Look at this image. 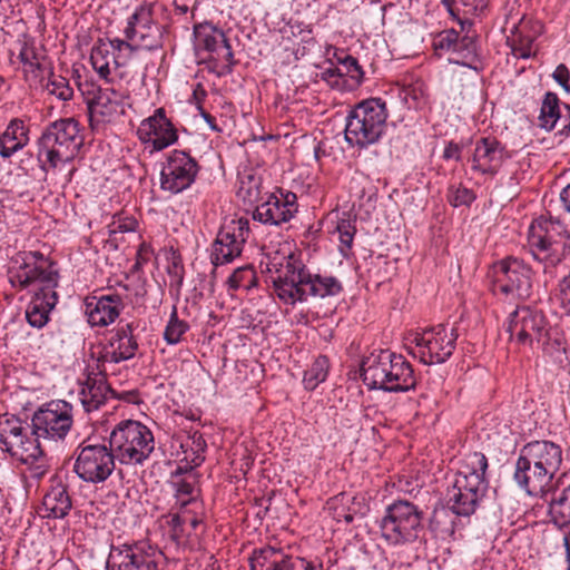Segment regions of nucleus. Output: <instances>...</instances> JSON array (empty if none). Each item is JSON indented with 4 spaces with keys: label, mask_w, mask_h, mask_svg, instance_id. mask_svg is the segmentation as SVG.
Masks as SVG:
<instances>
[{
    "label": "nucleus",
    "mask_w": 570,
    "mask_h": 570,
    "mask_svg": "<svg viewBox=\"0 0 570 570\" xmlns=\"http://www.w3.org/2000/svg\"><path fill=\"white\" fill-rule=\"evenodd\" d=\"M274 292L285 304L295 305L308 297L325 298L342 293L343 285L334 276L312 274L293 254L275 255L266 263Z\"/></svg>",
    "instance_id": "nucleus-1"
},
{
    "label": "nucleus",
    "mask_w": 570,
    "mask_h": 570,
    "mask_svg": "<svg viewBox=\"0 0 570 570\" xmlns=\"http://www.w3.org/2000/svg\"><path fill=\"white\" fill-rule=\"evenodd\" d=\"M563 463V450L550 440L524 444L515 462L513 479L527 494L543 497Z\"/></svg>",
    "instance_id": "nucleus-2"
},
{
    "label": "nucleus",
    "mask_w": 570,
    "mask_h": 570,
    "mask_svg": "<svg viewBox=\"0 0 570 570\" xmlns=\"http://www.w3.org/2000/svg\"><path fill=\"white\" fill-rule=\"evenodd\" d=\"M83 144L80 124L75 118L50 122L38 139L37 158L45 171L57 170L62 186L72 179L76 167L72 160Z\"/></svg>",
    "instance_id": "nucleus-3"
},
{
    "label": "nucleus",
    "mask_w": 570,
    "mask_h": 570,
    "mask_svg": "<svg viewBox=\"0 0 570 570\" xmlns=\"http://www.w3.org/2000/svg\"><path fill=\"white\" fill-rule=\"evenodd\" d=\"M361 375L370 390L407 392L415 389L416 379L411 363L390 350L371 353L361 364Z\"/></svg>",
    "instance_id": "nucleus-4"
},
{
    "label": "nucleus",
    "mask_w": 570,
    "mask_h": 570,
    "mask_svg": "<svg viewBox=\"0 0 570 570\" xmlns=\"http://www.w3.org/2000/svg\"><path fill=\"white\" fill-rule=\"evenodd\" d=\"M570 235L566 226L553 218L540 217L532 222L528 232V245L534 261L543 266V274L557 276L558 267L566 258Z\"/></svg>",
    "instance_id": "nucleus-5"
},
{
    "label": "nucleus",
    "mask_w": 570,
    "mask_h": 570,
    "mask_svg": "<svg viewBox=\"0 0 570 570\" xmlns=\"http://www.w3.org/2000/svg\"><path fill=\"white\" fill-rule=\"evenodd\" d=\"M386 119V104L382 99L371 98L358 102L346 118V141L360 148L377 142L385 130Z\"/></svg>",
    "instance_id": "nucleus-6"
},
{
    "label": "nucleus",
    "mask_w": 570,
    "mask_h": 570,
    "mask_svg": "<svg viewBox=\"0 0 570 570\" xmlns=\"http://www.w3.org/2000/svg\"><path fill=\"white\" fill-rule=\"evenodd\" d=\"M109 445L121 464L138 465L155 450L151 431L138 421L119 422L109 435Z\"/></svg>",
    "instance_id": "nucleus-7"
},
{
    "label": "nucleus",
    "mask_w": 570,
    "mask_h": 570,
    "mask_svg": "<svg viewBox=\"0 0 570 570\" xmlns=\"http://www.w3.org/2000/svg\"><path fill=\"white\" fill-rule=\"evenodd\" d=\"M39 439L18 419L0 422V442L3 450L23 464H29L32 475L40 478L46 473L45 454Z\"/></svg>",
    "instance_id": "nucleus-8"
},
{
    "label": "nucleus",
    "mask_w": 570,
    "mask_h": 570,
    "mask_svg": "<svg viewBox=\"0 0 570 570\" xmlns=\"http://www.w3.org/2000/svg\"><path fill=\"white\" fill-rule=\"evenodd\" d=\"M423 511L407 500H397L387 505L380 522L382 538L390 544L402 546L415 542L424 530Z\"/></svg>",
    "instance_id": "nucleus-9"
},
{
    "label": "nucleus",
    "mask_w": 570,
    "mask_h": 570,
    "mask_svg": "<svg viewBox=\"0 0 570 570\" xmlns=\"http://www.w3.org/2000/svg\"><path fill=\"white\" fill-rule=\"evenodd\" d=\"M9 271L11 285L19 289L32 287L36 292L53 291L58 286V271L52 262L40 252H28L20 254Z\"/></svg>",
    "instance_id": "nucleus-10"
},
{
    "label": "nucleus",
    "mask_w": 570,
    "mask_h": 570,
    "mask_svg": "<svg viewBox=\"0 0 570 570\" xmlns=\"http://www.w3.org/2000/svg\"><path fill=\"white\" fill-rule=\"evenodd\" d=\"M73 472L83 482L99 484L109 479L116 468V456L109 444L82 441L75 451Z\"/></svg>",
    "instance_id": "nucleus-11"
},
{
    "label": "nucleus",
    "mask_w": 570,
    "mask_h": 570,
    "mask_svg": "<svg viewBox=\"0 0 570 570\" xmlns=\"http://www.w3.org/2000/svg\"><path fill=\"white\" fill-rule=\"evenodd\" d=\"M508 332L519 345L544 348L550 340V323L541 309L519 305L508 317Z\"/></svg>",
    "instance_id": "nucleus-12"
},
{
    "label": "nucleus",
    "mask_w": 570,
    "mask_h": 570,
    "mask_svg": "<svg viewBox=\"0 0 570 570\" xmlns=\"http://www.w3.org/2000/svg\"><path fill=\"white\" fill-rule=\"evenodd\" d=\"M154 8L155 3L144 1L127 19L124 35L135 50L141 48L153 51L164 46L167 27L155 20Z\"/></svg>",
    "instance_id": "nucleus-13"
},
{
    "label": "nucleus",
    "mask_w": 570,
    "mask_h": 570,
    "mask_svg": "<svg viewBox=\"0 0 570 570\" xmlns=\"http://www.w3.org/2000/svg\"><path fill=\"white\" fill-rule=\"evenodd\" d=\"M31 423L37 438L63 441L73 425V406L65 400H52L33 413Z\"/></svg>",
    "instance_id": "nucleus-14"
},
{
    "label": "nucleus",
    "mask_w": 570,
    "mask_h": 570,
    "mask_svg": "<svg viewBox=\"0 0 570 570\" xmlns=\"http://www.w3.org/2000/svg\"><path fill=\"white\" fill-rule=\"evenodd\" d=\"M534 272L529 264L509 256L495 265V287L512 299L527 301L533 293Z\"/></svg>",
    "instance_id": "nucleus-15"
},
{
    "label": "nucleus",
    "mask_w": 570,
    "mask_h": 570,
    "mask_svg": "<svg viewBox=\"0 0 570 570\" xmlns=\"http://www.w3.org/2000/svg\"><path fill=\"white\" fill-rule=\"evenodd\" d=\"M458 332L443 324L426 328L414 336L415 352L420 361L426 365L442 364L453 354Z\"/></svg>",
    "instance_id": "nucleus-16"
},
{
    "label": "nucleus",
    "mask_w": 570,
    "mask_h": 570,
    "mask_svg": "<svg viewBox=\"0 0 570 570\" xmlns=\"http://www.w3.org/2000/svg\"><path fill=\"white\" fill-rule=\"evenodd\" d=\"M249 234V220L247 218L234 219L224 225L212 246V263L215 266L224 265L240 256Z\"/></svg>",
    "instance_id": "nucleus-17"
},
{
    "label": "nucleus",
    "mask_w": 570,
    "mask_h": 570,
    "mask_svg": "<svg viewBox=\"0 0 570 570\" xmlns=\"http://www.w3.org/2000/svg\"><path fill=\"white\" fill-rule=\"evenodd\" d=\"M135 51V47L127 40L115 38L112 40L98 39L90 52V63L98 76L110 81L112 70L126 63V59Z\"/></svg>",
    "instance_id": "nucleus-18"
},
{
    "label": "nucleus",
    "mask_w": 570,
    "mask_h": 570,
    "mask_svg": "<svg viewBox=\"0 0 570 570\" xmlns=\"http://www.w3.org/2000/svg\"><path fill=\"white\" fill-rule=\"evenodd\" d=\"M197 173L198 164L189 154L174 150L161 169L160 186L164 190L178 194L194 183Z\"/></svg>",
    "instance_id": "nucleus-19"
},
{
    "label": "nucleus",
    "mask_w": 570,
    "mask_h": 570,
    "mask_svg": "<svg viewBox=\"0 0 570 570\" xmlns=\"http://www.w3.org/2000/svg\"><path fill=\"white\" fill-rule=\"evenodd\" d=\"M488 487V481H479L476 478L454 476L453 483L446 493L450 509L456 515H472L484 498Z\"/></svg>",
    "instance_id": "nucleus-20"
},
{
    "label": "nucleus",
    "mask_w": 570,
    "mask_h": 570,
    "mask_svg": "<svg viewBox=\"0 0 570 570\" xmlns=\"http://www.w3.org/2000/svg\"><path fill=\"white\" fill-rule=\"evenodd\" d=\"M161 559L163 553L150 546L112 547L107 564L116 570H159Z\"/></svg>",
    "instance_id": "nucleus-21"
},
{
    "label": "nucleus",
    "mask_w": 570,
    "mask_h": 570,
    "mask_svg": "<svg viewBox=\"0 0 570 570\" xmlns=\"http://www.w3.org/2000/svg\"><path fill=\"white\" fill-rule=\"evenodd\" d=\"M137 135L142 144H150L155 151L164 150L178 140L177 129L167 118L164 108H157L150 117L144 119Z\"/></svg>",
    "instance_id": "nucleus-22"
},
{
    "label": "nucleus",
    "mask_w": 570,
    "mask_h": 570,
    "mask_svg": "<svg viewBox=\"0 0 570 570\" xmlns=\"http://www.w3.org/2000/svg\"><path fill=\"white\" fill-rule=\"evenodd\" d=\"M297 213V197L294 193L268 194L256 206L253 219L266 225H281L291 220Z\"/></svg>",
    "instance_id": "nucleus-23"
},
{
    "label": "nucleus",
    "mask_w": 570,
    "mask_h": 570,
    "mask_svg": "<svg viewBox=\"0 0 570 570\" xmlns=\"http://www.w3.org/2000/svg\"><path fill=\"white\" fill-rule=\"evenodd\" d=\"M81 94L86 97L89 115L97 121H109L118 114L119 95L111 89H101L92 82L79 83Z\"/></svg>",
    "instance_id": "nucleus-24"
},
{
    "label": "nucleus",
    "mask_w": 570,
    "mask_h": 570,
    "mask_svg": "<svg viewBox=\"0 0 570 570\" xmlns=\"http://www.w3.org/2000/svg\"><path fill=\"white\" fill-rule=\"evenodd\" d=\"M138 342L134 335V326L131 323L118 326L111 332L105 352L99 358L105 363H120L132 358L138 351Z\"/></svg>",
    "instance_id": "nucleus-25"
},
{
    "label": "nucleus",
    "mask_w": 570,
    "mask_h": 570,
    "mask_svg": "<svg viewBox=\"0 0 570 570\" xmlns=\"http://www.w3.org/2000/svg\"><path fill=\"white\" fill-rule=\"evenodd\" d=\"M504 159V148L495 139L484 137L476 141L470 161L472 170L482 175H495Z\"/></svg>",
    "instance_id": "nucleus-26"
},
{
    "label": "nucleus",
    "mask_w": 570,
    "mask_h": 570,
    "mask_svg": "<svg viewBox=\"0 0 570 570\" xmlns=\"http://www.w3.org/2000/svg\"><path fill=\"white\" fill-rule=\"evenodd\" d=\"M85 305L88 323L100 327L114 323L124 309L122 298L117 294L88 297Z\"/></svg>",
    "instance_id": "nucleus-27"
},
{
    "label": "nucleus",
    "mask_w": 570,
    "mask_h": 570,
    "mask_svg": "<svg viewBox=\"0 0 570 570\" xmlns=\"http://www.w3.org/2000/svg\"><path fill=\"white\" fill-rule=\"evenodd\" d=\"M112 393L104 373H89L81 385L79 399L85 411L89 413L99 410Z\"/></svg>",
    "instance_id": "nucleus-28"
},
{
    "label": "nucleus",
    "mask_w": 570,
    "mask_h": 570,
    "mask_svg": "<svg viewBox=\"0 0 570 570\" xmlns=\"http://www.w3.org/2000/svg\"><path fill=\"white\" fill-rule=\"evenodd\" d=\"M58 301L56 289L47 292H36L27 308L26 318L32 327L41 328L49 321V313L53 309Z\"/></svg>",
    "instance_id": "nucleus-29"
},
{
    "label": "nucleus",
    "mask_w": 570,
    "mask_h": 570,
    "mask_svg": "<svg viewBox=\"0 0 570 570\" xmlns=\"http://www.w3.org/2000/svg\"><path fill=\"white\" fill-rule=\"evenodd\" d=\"M28 128L21 119H12L0 136V156L9 158L29 141Z\"/></svg>",
    "instance_id": "nucleus-30"
},
{
    "label": "nucleus",
    "mask_w": 570,
    "mask_h": 570,
    "mask_svg": "<svg viewBox=\"0 0 570 570\" xmlns=\"http://www.w3.org/2000/svg\"><path fill=\"white\" fill-rule=\"evenodd\" d=\"M45 515L47 518L60 519L71 510L72 503L67 487L58 483L46 493L42 501Z\"/></svg>",
    "instance_id": "nucleus-31"
},
{
    "label": "nucleus",
    "mask_w": 570,
    "mask_h": 570,
    "mask_svg": "<svg viewBox=\"0 0 570 570\" xmlns=\"http://www.w3.org/2000/svg\"><path fill=\"white\" fill-rule=\"evenodd\" d=\"M563 108L556 92H546L539 115V126L548 131L556 128L558 121L562 120Z\"/></svg>",
    "instance_id": "nucleus-32"
},
{
    "label": "nucleus",
    "mask_w": 570,
    "mask_h": 570,
    "mask_svg": "<svg viewBox=\"0 0 570 570\" xmlns=\"http://www.w3.org/2000/svg\"><path fill=\"white\" fill-rule=\"evenodd\" d=\"M286 556L281 549L271 546L255 549L249 558L250 570H278Z\"/></svg>",
    "instance_id": "nucleus-33"
},
{
    "label": "nucleus",
    "mask_w": 570,
    "mask_h": 570,
    "mask_svg": "<svg viewBox=\"0 0 570 570\" xmlns=\"http://www.w3.org/2000/svg\"><path fill=\"white\" fill-rule=\"evenodd\" d=\"M487 469V456L481 452H471L462 459L455 476H463V479L476 478L479 481H488L485 479Z\"/></svg>",
    "instance_id": "nucleus-34"
},
{
    "label": "nucleus",
    "mask_w": 570,
    "mask_h": 570,
    "mask_svg": "<svg viewBox=\"0 0 570 570\" xmlns=\"http://www.w3.org/2000/svg\"><path fill=\"white\" fill-rule=\"evenodd\" d=\"M530 23V20L521 19L519 26H514L511 33V38L508 41L511 42L512 53L517 58L528 59L532 55V43L535 35H525L524 29Z\"/></svg>",
    "instance_id": "nucleus-35"
},
{
    "label": "nucleus",
    "mask_w": 570,
    "mask_h": 570,
    "mask_svg": "<svg viewBox=\"0 0 570 570\" xmlns=\"http://www.w3.org/2000/svg\"><path fill=\"white\" fill-rule=\"evenodd\" d=\"M262 184L263 180L261 176L256 175L252 170L245 171L239 176V185L237 189L238 198L250 205L263 200Z\"/></svg>",
    "instance_id": "nucleus-36"
},
{
    "label": "nucleus",
    "mask_w": 570,
    "mask_h": 570,
    "mask_svg": "<svg viewBox=\"0 0 570 570\" xmlns=\"http://www.w3.org/2000/svg\"><path fill=\"white\" fill-rule=\"evenodd\" d=\"M236 61L229 41L216 49L208 59V69L218 77L227 76L233 71Z\"/></svg>",
    "instance_id": "nucleus-37"
},
{
    "label": "nucleus",
    "mask_w": 570,
    "mask_h": 570,
    "mask_svg": "<svg viewBox=\"0 0 570 570\" xmlns=\"http://www.w3.org/2000/svg\"><path fill=\"white\" fill-rule=\"evenodd\" d=\"M551 521L559 528L570 525V483L549 504Z\"/></svg>",
    "instance_id": "nucleus-38"
},
{
    "label": "nucleus",
    "mask_w": 570,
    "mask_h": 570,
    "mask_svg": "<svg viewBox=\"0 0 570 570\" xmlns=\"http://www.w3.org/2000/svg\"><path fill=\"white\" fill-rule=\"evenodd\" d=\"M196 479L195 475L189 473L185 478H179L175 475L171 481V487L175 491V498L177 500V504L180 508H185L188 504L197 503L196 498L198 494V490L196 489Z\"/></svg>",
    "instance_id": "nucleus-39"
},
{
    "label": "nucleus",
    "mask_w": 570,
    "mask_h": 570,
    "mask_svg": "<svg viewBox=\"0 0 570 570\" xmlns=\"http://www.w3.org/2000/svg\"><path fill=\"white\" fill-rule=\"evenodd\" d=\"M330 361L326 356L320 355L312 365L304 372L303 384L306 390L313 391L323 383L328 374Z\"/></svg>",
    "instance_id": "nucleus-40"
},
{
    "label": "nucleus",
    "mask_w": 570,
    "mask_h": 570,
    "mask_svg": "<svg viewBox=\"0 0 570 570\" xmlns=\"http://www.w3.org/2000/svg\"><path fill=\"white\" fill-rule=\"evenodd\" d=\"M228 291L245 289L249 291L257 285V275L252 265H245L236 268L227 278Z\"/></svg>",
    "instance_id": "nucleus-41"
},
{
    "label": "nucleus",
    "mask_w": 570,
    "mask_h": 570,
    "mask_svg": "<svg viewBox=\"0 0 570 570\" xmlns=\"http://www.w3.org/2000/svg\"><path fill=\"white\" fill-rule=\"evenodd\" d=\"M181 448L186 454L185 459L190 460V462L196 466L204 461V453L206 451L207 444L199 431L191 432L181 443Z\"/></svg>",
    "instance_id": "nucleus-42"
},
{
    "label": "nucleus",
    "mask_w": 570,
    "mask_h": 570,
    "mask_svg": "<svg viewBox=\"0 0 570 570\" xmlns=\"http://www.w3.org/2000/svg\"><path fill=\"white\" fill-rule=\"evenodd\" d=\"M452 18L460 20L461 16L475 14L487 7L484 0H441Z\"/></svg>",
    "instance_id": "nucleus-43"
},
{
    "label": "nucleus",
    "mask_w": 570,
    "mask_h": 570,
    "mask_svg": "<svg viewBox=\"0 0 570 570\" xmlns=\"http://www.w3.org/2000/svg\"><path fill=\"white\" fill-rule=\"evenodd\" d=\"M196 38L199 46L208 51L209 55L228 41L224 31L213 27L196 30Z\"/></svg>",
    "instance_id": "nucleus-44"
},
{
    "label": "nucleus",
    "mask_w": 570,
    "mask_h": 570,
    "mask_svg": "<svg viewBox=\"0 0 570 570\" xmlns=\"http://www.w3.org/2000/svg\"><path fill=\"white\" fill-rule=\"evenodd\" d=\"M189 330V324L186 321L178 318L177 307L174 305L169 321L164 331V340L169 345H175L181 341L184 334Z\"/></svg>",
    "instance_id": "nucleus-45"
},
{
    "label": "nucleus",
    "mask_w": 570,
    "mask_h": 570,
    "mask_svg": "<svg viewBox=\"0 0 570 570\" xmlns=\"http://www.w3.org/2000/svg\"><path fill=\"white\" fill-rule=\"evenodd\" d=\"M356 220L351 217L350 213H343L336 225V233L341 242V253L346 256V250L352 248L353 239L356 233Z\"/></svg>",
    "instance_id": "nucleus-46"
},
{
    "label": "nucleus",
    "mask_w": 570,
    "mask_h": 570,
    "mask_svg": "<svg viewBox=\"0 0 570 570\" xmlns=\"http://www.w3.org/2000/svg\"><path fill=\"white\" fill-rule=\"evenodd\" d=\"M43 87L49 95L61 101H68L73 97V89L69 80L60 75H55L51 70L49 71L48 82Z\"/></svg>",
    "instance_id": "nucleus-47"
},
{
    "label": "nucleus",
    "mask_w": 570,
    "mask_h": 570,
    "mask_svg": "<svg viewBox=\"0 0 570 570\" xmlns=\"http://www.w3.org/2000/svg\"><path fill=\"white\" fill-rule=\"evenodd\" d=\"M22 72L30 88L42 87L46 75H49L46 56L23 67Z\"/></svg>",
    "instance_id": "nucleus-48"
},
{
    "label": "nucleus",
    "mask_w": 570,
    "mask_h": 570,
    "mask_svg": "<svg viewBox=\"0 0 570 570\" xmlns=\"http://www.w3.org/2000/svg\"><path fill=\"white\" fill-rule=\"evenodd\" d=\"M448 202L453 207H470L471 204L476 199L474 190L465 187L463 184L451 185L448 189Z\"/></svg>",
    "instance_id": "nucleus-49"
},
{
    "label": "nucleus",
    "mask_w": 570,
    "mask_h": 570,
    "mask_svg": "<svg viewBox=\"0 0 570 570\" xmlns=\"http://www.w3.org/2000/svg\"><path fill=\"white\" fill-rule=\"evenodd\" d=\"M453 53H456L460 58H462V65L469 66L476 56V43L474 39L466 36L460 38L458 35Z\"/></svg>",
    "instance_id": "nucleus-50"
},
{
    "label": "nucleus",
    "mask_w": 570,
    "mask_h": 570,
    "mask_svg": "<svg viewBox=\"0 0 570 570\" xmlns=\"http://www.w3.org/2000/svg\"><path fill=\"white\" fill-rule=\"evenodd\" d=\"M17 46H18L17 58H18L19 62L22 65V68L42 57H45V55H41L38 51L35 42L31 40H27V39L19 40Z\"/></svg>",
    "instance_id": "nucleus-51"
},
{
    "label": "nucleus",
    "mask_w": 570,
    "mask_h": 570,
    "mask_svg": "<svg viewBox=\"0 0 570 570\" xmlns=\"http://www.w3.org/2000/svg\"><path fill=\"white\" fill-rule=\"evenodd\" d=\"M184 266L179 257H173L167 266V274L170 278V285L179 288L184 282Z\"/></svg>",
    "instance_id": "nucleus-52"
},
{
    "label": "nucleus",
    "mask_w": 570,
    "mask_h": 570,
    "mask_svg": "<svg viewBox=\"0 0 570 570\" xmlns=\"http://www.w3.org/2000/svg\"><path fill=\"white\" fill-rule=\"evenodd\" d=\"M341 63L345 68L346 73L360 85L363 80L364 71L357 59L347 55L341 60Z\"/></svg>",
    "instance_id": "nucleus-53"
},
{
    "label": "nucleus",
    "mask_w": 570,
    "mask_h": 570,
    "mask_svg": "<svg viewBox=\"0 0 570 570\" xmlns=\"http://www.w3.org/2000/svg\"><path fill=\"white\" fill-rule=\"evenodd\" d=\"M458 35L459 33L454 30H445L440 32L434 39V48L436 50H446L453 52Z\"/></svg>",
    "instance_id": "nucleus-54"
},
{
    "label": "nucleus",
    "mask_w": 570,
    "mask_h": 570,
    "mask_svg": "<svg viewBox=\"0 0 570 570\" xmlns=\"http://www.w3.org/2000/svg\"><path fill=\"white\" fill-rule=\"evenodd\" d=\"M552 78L564 89L566 92L570 94V70L564 63L557 66L552 73Z\"/></svg>",
    "instance_id": "nucleus-55"
},
{
    "label": "nucleus",
    "mask_w": 570,
    "mask_h": 570,
    "mask_svg": "<svg viewBox=\"0 0 570 570\" xmlns=\"http://www.w3.org/2000/svg\"><path fill=\"white\" fill-rule=\"evenodd\" d=\"M137 227V220L131 217L126 218H117L114 217L112 223L110 224L111 233H127L134 232Z\"/></svg>",
    "instance_id": "nucleus-56"
},
{
    "label": "nucleus",
    "mask_w": 570,
    "mask_h": 570,
    "mask_svg": "<svg viewBox=\"0 0 570 570\" xmlns=\"http://www.w3.org/2000/svg\"><path fill=\"white\" fill-rule=\"evenodd\" d=\"M558 297L563 307L570 311V273L562 277L558 285Z\"/></svg>",
    "instance_id": "nucleus-57"
},
{
    "label": "nucleus",
    "mask_w": 570,
    "mask_h": 570,
    "mask_svg": "<svg viewBox=\"0 0 570 570\" xmlns=\"http://www.w3.org/2000/svg\"><path fill=\"white\" fill-rule=\"evenodd\" d=\"M462 155V146L458 142H454L453 140L449 141L443 150V159L450 160L454 159L456 161L461 160Z\"/></svg>",
    "instance_id": "nucleus-58"
},
{
    "label": "nucleus",
    "mask_w": 570,
    "mask_h": 570,
    "mask_svg": "<svg viewBox=\"0 0 570 570\" xmlns=\"http://www.w3.org/2000/svg\"><path fill=\"white\" fill-rule=\"evenodd\" d=\"M563 114L562 120H560L561 128L559 130L560 135L569 136L570 135V105L562 104Z\"/></svg>",
    "instance_id": "nucleus-59"
},
{
    "label": "nucleus",
    "mask_w": 570,
    "mask_h": 570,
    "mask_svg": "<svg viewBox=\"0 0 570 570\" xmlns=\"http://www.w3.org/2000/svg\"><path fill=\"white\" fill-rule=\"evenodd\" d=\"M199 111L204 120L207 122V125L213 129L214 131H220V129L216 125V119L213 117L209 112L204 110L202 107H199Z\"/></svg>",
    "instance_id": "nucleus-60"
},
{
    "label": "nucleus",
    "mask_w": 570,
    "mask_h": 570,
    "mask_svg": "<svg viewBox=\"0 0 570 570\" xmlns=\"http://www.w3.org/2000/svg\"><path fill=\"white\" fill-rule=\"evenodd\" d=\"M560 199L566 210L570 213V184L562 189L560 194Z\"/></svg>",
    "instance_id": "nucleus-61"
},
{
    "label": "nucleus",
    "mask_w": 570,
    "mask_h": 570,
    "mask_svg": "<svg viewBox=\"0 0 570 570\" xmlns=\"http://www.w3.org/2000/svg\"><path fill=\"white\" fill-rule=\"evenodd\" d=\"M138 395L136 392H126L124 393L120 399L126 400L128 402H136Z\"/></svg>",
    "instance_id": "nucleus-62"
},
{
    "label": "nucleus",
    "mask_w": 570,
    "mask_h": 570,
    "mask_svg": "<svg viewBox=\"0 0 570 570\" xmlns=\"http://www.w3.org/2000/svg\"><path fill=\"white\" fill-rule=\"evenodd\" d=\"M563 540L567 551H570V532L567 535H564Z\"/></svg>",
    "instance_id": "nucleus-63"
},
{
    "label": "nucleus",
    "mask_w": 570,
    "mask_h": 570,
    "mask_svg": "<svg viewBox=\"0 0 570 570\" xmlns=\"http://www.w3.org/2000/svg\"><path fill=\"white\" fill-rule=\"evenodd\" d=\"M198 523H199V521H198L196 518H193V519L190 520V524H191V527H193L194 529L198 525Z\"/></svg>",
    "instance_id": "nucleus-64"
}]
</instances>
